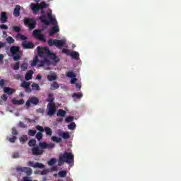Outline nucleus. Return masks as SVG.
I'll return each mask as SVG.
<instances>
[{"instance_id": "obj_57", "label": "nucleus", "mask_w": 181, "mask_h": 181, "mask_svg": "<svg viewBox=\"0 0 181 181\" xmlns=\"http://www.w3.org/2000/svg\"><path fill=\"white\" fill-rule=\"evenodd\" d=\"M12 134L13 135H18V132L16 130V128H15V127L12 128Z\"/></svg>"}, {"instance_id": "obj_54", "label": "nucleus", "mask_w": 181, "mask_h": 181, "mask_svg": "<svg viewBox=\"0 0 181 181\" xmlns=\"http://www.w3.org/2000/svg\"><path fill=\"white\" fill-rule=\"evenodd\" d=\"M66 163V160H62V159H59L58 166H62L63 165V163Z\"/></svg>"}, {"instance_id": "obj_24", "label": "nucleus", "mask_w": 181, "mask_h": 181, "mask_svg": "<svg viewBox=\"0 0 181 181\" xmlns=\"http://www.w3.org/2000/svg\"><path fill=\"white\" fill-rule=\"evenodd\" d=\"M32 76H33V71L30 70L27 74H25V80L30 81L32 79Z\"/></svg>"}, {"instance_id": "obj_32", "label": "nucleus", "mask_w": 181, "mask_h": 181, "mask_svg": "<svg viewBox=\"0 0 181 181\" xmlns=\"http://www.w3.org/2000/svg\"><path fill=\"white\" fill-rule=\"evenodd\" d=\"M66 112L64 110H59L58 112L57 113V117H65Z\"/></svg>"}, {"instance_id": "obj_16", "label": "nucleus", "mask_w": 181, "mask_h": 181, "mask_svg": "<svg viewBox=\"0 0 181 181\" xmlns=\"http://www.w3.org/2000/svg\"><path fill=\"white\" fill-rule=\"evenodd\" d=\"M40 21L46 25H50V21L47 20L45 10H41V16L39 17Z\"/></svg>"}, {"instance_id": "obj_4", "label": "nucleus", "mask_w": 181, "mask_h": 181, "mask_svg": "<svg viewBox=\"0 0 181 181\" xmlns=\"http://www.w3.org/2000/svg\"><path fill=\"white\" fill-rule=\"evenodd\" d=\"M30 8L33 11V13L36 14L40 10L48 8V5L45 2L42 1L41 4H31Z\"/></svg>"}, {"instance_id": "obj_12", "label": "nucleus", "mask_w": 181, "mask_h": 181, "mask_svg": "<svg viewBox=\"0 0 181 181\" xmlns=\"http://www.w3.org/2000/svg\"><path fill=\"white\" fill-rule=\"evenodd\" d=\"M16 170L18 173H25V175L28 177L31 176L32 173H33V170L28 167H17Z\"/></svg>"}, {"instance_id": "obj_48", "label": "nucleus", "mask_w": 181, "mask_h": 181, "mask_svg": "<svg viewBox=\"0 0 181 181\" xmlns=\"http://www.w3.org/2000/svg\"><path fill=\"white\" fill-rule=\"evenodd\" d=\"M20 68V62L18 61L17 62H16V64L14 65V66H13V69H14L15 71H18Z\"/></svg>"}, {"instance_id": "obj_45", "label": "nucleus", "mask_w": 181, "mask_h": 181, "mask_svg": "<svg viewBox=\"0 0 181 181\" xmlns=\"http://www.w3.org/2000/svg\"><path fill=\"white\" fill-rule=\"evenodd\" d=\"M57 163L56 158H51V160H49V161L47 162V165H49V166H52L54 165V163Z\"/></svg>"}, {"instance_id": "obj_38", "label": "nucleus", "mask_w": 181, "mask_h": 181, "mask_svg": "<svg viewBox=\"0 0 181 181\" xmlns=\"http://www.w3.org/2000/svg\"><path fill=\"white\" fill-rule=\"evenodd\" d=\"M30 82H26V81H24V82H22V83H21V87H22L23 88H30Z\"/></svg>"}, {"instance_id": "obj_26", "label": "nucleus", "mask_w": 181, "mask_h": 181, "mask_svg": "<svg viewBox=\"0 0 181 181\" xmlns=\"http://www.w3.org/2000/svg\"><path fill=\"white\" fill-rule=\"evenodd\" d=\"M44 132L46 133V136L51 137L53 132H52V129L49 127H45Z\"/></svg>"}, {"instance_id": "obj_47", "label": "nucleus", "mask_w": 181, "mask_h": 181, "mask_svg": "<svg viewBox=\"0 0 181 181\" xmlns=\"http://www.w3.org/2000/svg\"><path fill=\"white\" fill-rule=\"evenodd\" d=\"M13 31L16 33H19L21 31V28L19 26H13Z\"/></svg>"}, {"instance_id": "obj_64", "label": "nucleus", "mask_w": 181, "mask_h": 181, "mask_svg": "<svg viewBox=\"0 0 181 181\" xmlns=\"http://www.w3.org/2000/svg\"><path fill=\"white\" fill-rule=\"evenodd\" d=\"M35 78H37V80H41L42 79V76H41V75H37Z\"/></svg>"}, {"instance_id": "obj_51", "label": "nucleus", "mask_w": 181, "mask_h": 181, "mask_svg": "<svg viewBox=\"0 0 181 181\" xmlns=\"http://www.w3.org/2000/svg\"><path fill=\"white\" fill-rule=\"evenodd\" d=\"M5 80L1 79L0 80V88H4L5 87Z\"/></svg>"}, {"instance_id": "obj_10", "label": "nucleus", "mask_w": 181, "mask_h": 181, "mask_svg": "<svg viewBox=\"0 0 181 181\" xmlns=\"http://www.w3.org/2000/svg\"><path fill=\"white\" fill-rule=\"evenodd\" d=\"M57 112L56 104H47V115L49 117H53Z\"/></svg>"}, {"instance_id": "obj_21", "label": "nucleus", "mask_w": 181, "mask_h": 181, "mask_svg": "<svg viewBox=\"0 0 181 181\" xmlns=\"http://www.w3.org/2000/svg\"><path fill=\"white\" fill-rule=\"evenodd\" d=\"M4 93H7L8 95H11L16 90L13 88H10V87H4Z\"/></svg>"}, {"instance_id": "obj_50", "label": "nucleus", "mask_w": 181, "mask_h": 181, "mask_svg": "<svg viewBox=\"0 0 181 181\" xmlns=\"http://www.w3.org/2000/svg\"><path fill=\"white\" fill-rule=\"evenodd\" d=\"M64 120L68 122H71L74 121V117L69 116V117H66Z\"/></svg>"}, {"instance_id": "obj_18", "label": "nucleus", "mask_w": 181, "mask_h": 181, "mask_svg": "<svg viewBox=\"0 0 181 181\" xmlns=\"http://www.w3.org/2000/svg\"><path fill=\"white\" fill-rule=\"evenodd\" d=\"M28 166L33 167L34 168H44L45 165L42 163H34L33 161L28 162Z\"/></svg>"}, {"instance_id": "obj_20", "label": "nucleus", "mask_w": 181, "mask_h": 181, "mask_svg": "<svg viewBox=\"0 0 181 181\" xmlns=\"http://www.w3.org/2000/svg\"><path fill=\"white\" fill-rule=\"evenodd\" d=\"M52 62V65L56 66L60 62V58L56 54H52V57H47Z\"/></svg>"}, {"instance_id": "obj_49", "label": "nucleus", "mask_w": 181, "mask_h": 181, "mask_svg": "<svg viewBox=\"0 0 181 181\" xmlns=\"http://www.w3.org/2000/svg\"><path fill=\"white\" fill-rule=\"evenodd\" d=\"M17 137L13 136V137L8 138V141L11 143H15L16 141Z\"/></svg>"}, {"instance_id": "obj_62", "label": "nucleus", "mask_w": 181, "mask_h": 181, "mask_svg": "<svg viewBox=\"0 0 181 181\" xmlns=\"http://www.w3.org/2000/svg\"><path fill=\"white\" fill-rule=\"evenodd\" d=\"M63 134H66V132H64L62 131V130H59V131H58V135H59V137H60V136H63Z\"/></svg>"}, {"instance_id": "obj_34", "label": "nucleus", "mask_w": 181, "mask_h": 181, "mask_svg": "<svg viewBox=\"0 0 181 181\" xmlns=\"http://www.w3.org/2000/svg\"><path fill=\"white\" fill-rule=\"evenodd\" d=\"M47 81H54L57 80V76L56 75H47Z\"/></svg>"}, {"instance_id": "obj_43", "label": "nucleus", "mask_w": 181, "mask_h": 181, "mask_svg": "<svg viewBox=\"0 0 181 181\" xmlns=\"http://www.w3.org/2000/svg\"><path fill=\"white\" fill-rule=\"evenodd\" d=\"M43 137V134L42 132H37V134H35V138H37V141H40L42 138Z\"/></svg>"}, {"instance_id": "obj_59", "label": "nucleus", "mask_w": 181, "mask_h": 181, "mask_svg": "<svg viewBox=\"0 0 181 181\" xmlns=\"http://www.w3.org/2000/svg\"><path fill=\"white\" fill-rule=\"evenodd\" d=\"M1 99H2V100L6 101V100H7V99H8V97H7V95H6L3 94V95H2V96H1Z\"/></svg>"}, {"instance_id": "obj_23", "label": "nucleus", "mask_w": 181, "mask_h": 181, "mask_svg": "<svg viewBox=\"0 0 181 181\" xmlns=\"http://www.w3.org/2000/svg\"><path fill=\"white\" fill-rule=\"evenodd\" d=\"M21 8V7H20V5H16V7L14 8V13H13V15L15 17H19Z\"/></svg>"}, {"instance_id": "obj_6", "label": "nucleus", "mask_w": 181, "mask_h": 181, "mask_svg": "<svg viewBox=\"0 0 181 181\" xmlns=\"http://www.w3.org/2000/svg\"><path fill=\"white\" fill-rule=\"evenodd\" d=\"M59 160L66 161V163L71 164L74 163V154L71 153L64 152L61 156H59Z\"/></svg>"}, {"instance_id": "obj_8", "label": "nucleus", "mask_w": 181, "mask_h": 181, "mask_svg": "<svg viewBox=\"0 0 181 181\" xmlns=\"http://www.w3.org/2000/svg\"><path fill=\"white\" fill-rule=\"evenodd\" d=\"M66 76L68 78H71V84H76V88L81 89V86L78 83H76L77 82V78L76 77L75 73L71 71L66 72Z\"/></svg>"}, {"instance_id": "obj_40", "label": "nucleus", "mask_w": 181, "mask_h": 181, "mask_svg": "<svg viewBox=\"0 0 181 181\" xmlns=\"http://www.w3.org/2000/svg\"><path fill=\"white\" fill-rule=\"evenodd\" d=\"M35 129L39 131L40 132L39 133H43L45 132V127L43 128V127L40 125L35 126Z\"/></svg>"}, {"instance_id": "obj_36", "label": "nucleus", "mask_w": 181, "mask_h": 181, "mask_svg": "<svg viewBox=\"0 0 181 181\" xmlns=\"http://www.w3.org/2000/svg\"><path fill=\"white\" fill-rule=\"evenodd\" d=\"M59 177H66V170H61L58 173Z\"/></svg>"}, {"instance_id": "obj_37", "label": "nucleus", "mask_w": 181, "mask_h": 181, "mask_svg": "<svg viewBox=\"0 0 181 181\" xmlns=\"http://www.w3.org/2000/svg\"><path fill=\"white\" fill-rule=\"evenodd\" d=\"M60 137H62L64 140H66L68 139H70V134L69 132L62 133V136H61Z\"/></svg>"}, {"instance_id": "obj_7", "label": "nucleus", "mask_w": 181, "mask_h": 181, "mask_svg": "<svg viewBox=\"0 0 181 181\" xmlns=\"http://www.w3.org/2000/svg\"><path fill=\"white\" fill-rule=\"evenodd\" d=\"M50 61L47 58H44V60L39 61L38 57L35 56L34 57V59H33V62L31 63L32 66H36L37 64L39 63V66L42 67L45 66V64H49Z\"/></svg>"}, {"instance_id": "obj_52", "label": "nucleus", "mask_w": 181, "mask_h": 181, "mask_svg": "<svg viewBox=\"0 0 181 181\" xmlns=\"http://www.w3.org/2000/svg\"><path fill=\"white\" fill-rule=\"evenodd\" d=\"M6 47V42L0 41V49Z\"/></svg>"}, {"instance_id": "obj_42", "label": "nucleus", "mask_w": 181, "mask_h": 181, "mask_svg": "<svg viewBox=\"0 0 181 181\" xmlns=\"http://www.w3.org/2000/svg\"><path fill=\"white\" fill-rule=\"evenodd\" d=\"M28 139V137L27 136H23L20 138V142L22 144H24L25 142Z\"/></svg>"}, {"instance_id": "obj_39", "label": "nucleus", "mask_w": 181, "mask_h": 181, "mask_svg": "<svg viewBox=\"0 0 181 181\" xmlns=\"http://www.w3.org/2000/svg\"><path fill=\"white\" fill-rule=\"evenodd\" d=\"M36 130H32V129H29L28 131V135H29L30 136L33 137L35 135H36Z\"/></svg>"}, {"instance_id": "obj_5", "label": "nucleus", "mask_w": 181, "mask_h": 181, "mask_svg": "<svg viewBox=\"0 0 181 181\" xmlns=\"http://www.w3.org/2000/svg\"><path fill=\"white\" fill-rule=\"evenodd\" d=\"M10 53L12 54L13 59L16 62L19 61L21 59L20 55V47L18 46H12L10 47Z\"/></svg>"}, {"instance_id": "obj_55", "label": "nucleus", "mask_w": 181, "mask_h": 181, "mask_svg": "<svg viewBox=\"0 0 181 181\" xmlns=\"http://www.w3.org/2000/svg\"><path fill=\"white\" fill-rule=\"evenodd\" d=\"M20 157L19 153L16 152L14 153H13L12 158H18Z\"/></svg>"}, {"instance_id": "obj_28", "label": "nucleus", "mask_w": 181, "mask_h": 181, "mask_svg": "<svg viewBox=\"0 0 181 181\" xmlns=\"http://www.w3.org/2000/svg\"><path fill=\"white\" fill-rule=\"evenodd\" d=\"M16 39H18V40H23V41H26V40L28 39L26 36L23 35H21L20 33H18L16 35Z\"/></svg>"}, {"instance_id": "obj_56", "label": "nucleus", "mask_w": 181, "mask_h": 181, "mask_svg": "<svg viewBox=\"0 0 181 181\" xmlns=\"http://www.w3.org/2000/svg\"><path fill=\"white\" fill-rule=\"evenodd\" d=\"M25 88V93H30L32 92V89L30 87H26V88Z\"/></svg>"}, {"instance_id": "obj_61", "label": "nucleus", "mask_w": 181, "mask_h": 181, "mask_svg": "<svg viewBox=\"0 0 181 181\" xmlns=\"http://www.w3.org/2000/svg\"><path fill=\"white\" fill-rule=\"evenodd\" d=\"M45 112V110L44 109H42V108H39L37 110V112L40 113V114H43Z\"/></svg>"}, {"instance_id": "obj_44", "label": "nucleus", "mask_w": 181, "mask_h": 181, "mask_svg": "<svg viewBox=\"0 0 181 181\" xmlns=\"http://www.w3.org/2000/svg\"><path fill=\"white\" fill-rule=\"evenodd\" d=\"M31 87H32V89L34 90H40V86L38 83H33Z\"/></svg>"}, {"instance_id": "obj_60", "label": "nucleus", "mask_w": 181, "mask_h": 181, "mask_svg": "<svg viewBox=\"0 0 181 181\" xmlns=\"http://www.w3.org/2000/svg\"><path fill=\"white\" fill-rule=\"evenodd\" d=\"M19 127L21 128H25L26 127V125L23 123V122H19Z\"/></svg>"}, {"instance_id": "obj_3", "label": "nucleus", "mask_w": 181, "mask_h": 181, "mask_svg": "<svg viewBox=\"0 0 181 181\" xmlns=\"http://www.w3.org/2000/svg\"><path fill=\"white\" fill-rule=\"evenodd\" d=\"M66 44V40H57V39H49L47 40V45L50 47H57L58 49H62Z\"/></svg>"}, {"instance_id": "obj_25", "label": "nucleus", "mask_w": 181, "mask_h": 181, "mask_svg": "<svg viewBox=\"0 0 181 181\" xmlns=\"http://www.w3.org/2000/svg\"><path fill=\"white\" fill-rule=\"evenodd\" d=\"M54 98L53 93H49V98L47 99V102L49 103L47 104H52V105H55L54 103Z\"/></svg>"}, {"instance_id": "obj_2", "label": "nucleus", "mask_w": 181, "mask_h": 181, "mask_svg": "<svg viewBox=\"0 0 181 181\" xmlns=\"http://www.w3.org/2000/svg\"><path fill=\"white\" fill-rule=\"evenodd\" d=\"M37 54L40 57L43 59H48L53 55H55L54 53L50 52V49L47 47H37Z\"/></svg>"}, {"instance_id": "obj_58", "label": "nucleus", "mask_w": 181, "mask_h": 181, "mask_svg": "<svg viewBox=\"0 0 181 181\" xmlns=\"http://www.w3.org/2000/svg\"><path fill=\"white\" fill-rule=\"evenodd\" d=\"M0 28L2 29V30H7L8 26L5 24H1V25H0Z\"/></svg>"}, {"instance_id": "obj_14", "label": "nucleus", "mask_w": 181, "mask_h": 181, "mask_svg": "<svg viewBox=\"0 0 181 181\" xmlns=\"http://www.w3.org/2000/svg\"><path fill=\"white\" fill-rule=\"evenodd\" d=\"M44 151L39 146H35L32 148V154L35 156L43 155Z\"/></svg>"}, {"instance_id": "obj_17", "label": "nucleus", "mask_w": 181, "mask_h": 181, "mask_svg": "<svg viewBox=\"0 0 181 181\" xmlns=\"http://www.w3.org/2000/svg\"><path fill=\"white\" fill-rule=\"evenodd\" d=\"M39 146L41 149H52L54 148V144L53 143L47 144L45 142H40Z\"/></svg>"}, {"instance_id": "obj_35", "label": "nucleus", "mask_w": 181, "mask_h": 181, "mask_svg": "<svg viewBox=\"0 0 181 181\" xmlns=\"http://www.w3.org/2000/svg\"><path fill=\"white\" fill-rule=\"evenodd\" d=\"M76 127L77 125H76L75 122H71V124H69V125H68V129L69 130H75Z\"/></svg>"}, {"instance_id": "obj_27", "label": "nucleus", "mask_w": 181, "mask_h": 181, "mask_svg": "<svg viewBox=\"0 0 181 181\" xmlns=\"http://www.w3.org/2000/svg\"><path fill=\"white\" fill-rule=\"evenodd\" d=\"M12 103L16 105H23L25 103V101L23 99H21L19 100H18L16 99H13V100H12Z\"/></svg>"}, {"instance_id": "obj_41", "label": "nucleus", "mask_w": 181, "mask_h": 181, "mask_svg": "<svg viewBox=\"0 0 181 181\" xmlns=\"http://www.w3.org/2000/svg\"><path fill=\"white\" fill-rule=\"evenodd\" d=\"M28 145H29L30 147H35L36 145V140L35 139H31L29 141V143H28Z\"/></svg>"}, {"instance_id": "obj_11", "label": "nucleus", "mask_w": 181, "mask_h": 181, "mask_svg": "<svg viewBox=\"0 0 181 181\" xmlns=\"http://www.w3.org/2000/svg\"><path fill=\"white\" fill-rule=\"evenodd\" d=\"M24 24L25 26H28L30 30H33L36 26V21L30 18H25Z\"/></svg>"}, {"instance_id": "obj_1", "label": "nucleus", "mask_w": 181, "mask_h": 181, "mask_svg": "<svg viewBox=\"0 0 181 181\" xmlns=\"http://www.w3.org/2000/svg\"><path fill=\"white\" fill-rule=\"evenodd\" d=\"M47 19L49 21V24H52V25H54V27H52L49 32V36H53L56 33H59L60 32V29L58 26V22L56 19L53 18V16H52V13H47Z\"/></svg>"}, {"instance_id": "obj_9", "label": "nucleus", "mask_w": 181, "mask_h": 181, "mask_svg": "<svg viewBox=\"0 0 181 181\" xmlns=\"http://www.w3.org/2000/svg\"><path fill=\"white\" fill-rule=\"evenodd\" d=\"M62 53L66 54V56H71V59L76 61H78V59H80V54H78V52H71L70 50H69L68 49H62Z\"/></svg>"}, {"instance_id": "obj_15", "label": "nucleus", "mask_w": 181, "mask_h": 181, "mask_svg": "<svg viewBox=\"0 0 181 181\" xmlns=\"http://www.w3.org/2000/svg\"><path fill=\"white\" fill-rule=\"evenodd\" d=\"M30 104H33L34 105H38L39 104L38 98H36V97L30 98V99L28 100L27 102H25V107L29 108Z\"/></svg>"}, {"instance_id": "obj_29", "label": "nucleus", "mask_w": 181, "mask_h": 181, "mask_svg": "<svg viewBox=\"0 0 181 181\" xmlns=\"http://www.w3.org/2000/svg\"><path fill=\"white\" fill-rule=\"evenodd\" d=\"M83 95L81 92L73 93L74 99H81V98H83Z\"/></svg>"}, {"instance_id": "obj_13", "label": "nucleus", "mask_w": 181, "mask_h": 181, "mask_svg": "<svg viewBox=\"0 0 181 181\" xmlns=\"http://www.w3.org/2000/svg\"><path fill=\"white\" fill-rule=\"evenodd\" d=\"M42 31H43V30H34V31H33V36L35 39H38L42 42H45V36L44 35H42L41 33Z\"/></svg>"}, {"instance_id": "obj_46", "label": "nucleus", "mask_w": 181, "mask_h": 181, "mask_svg": "<svg viewBox=\"0 0 181 181\" xmlns=\"http://www.w3.org/2000/svg\"><path fill=\"white\" fill-rule=\"evenodd\" d=\"M6 41H7L8 44H13L15 42V40L12 37H8L7 39H6Z\"/></svg>"}, {"instance_id": "obj_33", "label": "nucleus", "mask_w": 181, "mask_h": 181, "mask_svg": "<svg viewBox=\"0 0 181 181\" xmlns=\"http://www.w3.org/2000/svg\"><path fill=\"white\" fill-rule=\"evenodd\" d=\"M28 69V64L26 62L23 63L21 64V70L22 71H26V70Z\"/></svg>"}, {"instance_id": "obj_53", "label": "nucleus", "mask_w": 181, "mask_h": 181, "mask_svg": "<svg viewBox=\"0 0 181 181\" xmlns=\"http://www.w3.org/2000/svg\"><path fill=\"white\" fill-rule=\"evenodd\" d=\"M22 181H32L31 177H28V176L23 177Z\"/></svg>"}, {"instance_id": "obj_63", "label": "nucleus", "mask_w": 181, "mask_h": 181, "mask_svg": "<svg viewBox=\"0 0 181 181\" xmlns=\"http://www.w3.org/2000/svg\"><path fill=\"white\" fill-rule=\"evenodd\" d=\"M47 173H48V171L46 170H42L41 173L42 175H46Z\"/></svg>"}, {"instance_id": "obj_19", "label": "nucleus", "mask_w": 181, "mask_h": 181, "mask_svg": "<svg viewBox=\"0 0 181 181\" xmlns=\"http://www.w3.org/2000/svg\"><path fill=\"white\" fill-rule=\"evenodd\" d=\"M22 47L25 49H34V44L31 42L23 41Z\"/></svg>"}, {"instance_id": "obj_31", "label": "nucleus", "mask_w": 181, "mask_h": 181, "mask_svg": "<svg viewBox=\"0 0 181 181\" xmlns=\"http://www.w3.org/2000/svg\"><path fill=\"white\" fill-rule=\"evenodd\" d=\"M59 88H60V85H59L58 83L52 82V83H51V90H57Z\"/></svg>"}, {"instance_id": "obj_22", "label": "nucleus", "mask_w": 181, "mask_h": 181, "mask_svg": "<svg viewBox=\"0 0 181 181\" xmlns=\"http://www.w3.org/2000/svg\"><path fill=\"white\" fill-rule=\"evenodd\" d=\"M7 19H8V17H7L6 12H1V18H0L1 23H6Z\"/></svg>"}, {"instance_id": "obj_30", "label": "nucleus", "mask_w": 181, "mask_h": 181, "mask_svg": "<svg viewBox=\"0 0 181 181\" xmlns=\"http://www.w3.org/2000/svg\"><path fill=\"white\" fill-rule=\"evenodd\" d=\"M51 140L52 141V142H56L57 144L62 142V138L57 137L56 136H52L51 137Z\"/></svg>"}]
</instances>
